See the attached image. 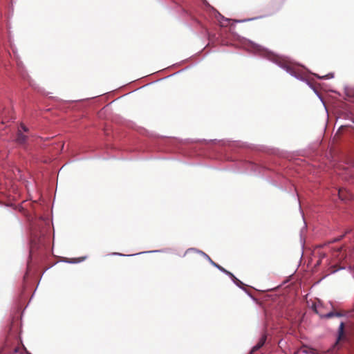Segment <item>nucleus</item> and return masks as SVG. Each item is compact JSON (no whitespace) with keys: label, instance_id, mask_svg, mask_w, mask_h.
<instances>
[{"label":"nucleus","instance_id":"nucleus-1","mask_svg":"<svg viewBox=\"0 0 354 354\" xmlns=\"http://www.w3.org/2000/svg\"><path fill=\"white\" fill-rule=\"evenodd\" d=\"M273 61L291 75L298 79H302L304 74L303 69H301L298 65L278 56H274Z\"/></svg>","mask_w":354,"mask_h":354},{"label":"nucleus","instance_id":"nucleus-2","mask_svg":"<svg viewBox=\"0 0 354 354\" xmlns=\"http://www.w3.org/2000/svg\"><path fill=\"white\" fill-rule=\"evenodd\" d=\"M352 337V328L345 326L344 322H341L338 329V336L336 342L333 346L332 353L339 350L345 343H350Z\"/></svg>","mask_w":354,"mask_h":354},{"label":"nucleus","instance_id":"nucleus-3","mask_svg":"<svg viewBox=\"0 0 354 354\" xmlns=\"http://www.w3.org/2000/svg\"><path fill=\"white\" fill-rule=\"evenodd\" d=\"M1 353L2 354H23V351L19 346H10L8 343H6Z\"/></svg>","mask_w":354,"mask_h":354},{"label":"nucleus","instance_id":"nucleus-4","mask_svg":"<svg viewBox=\"0 0 354 354\" xmlns=\"http://www.w3.org/2000/svg\"><path fill=\"white\" fill-rule=\"evenodd\" d=\"M314 310H315V312L317 314H319L321 317H324V318H326V319L332 318L333 317H342V316H343V314L342 313L337 312V311H335V310H333V311L329 312L327 314L322 315V314H321L319 312V310L317 309L316 306H315Z\"/></svg>","mask_w":354,"mask_h":354},{"label":"nucleus","instance_id":"nucleus-5","mask_svg":"<svg viewBox=\"0 0 354 354\" xmlns=\"http://www.w3.org/2000/svg\"><path fill=\"white\" fill-rule=\"evenodd\" d=\"M267 339L266 334H263L261 338L259 339L257 344L254 346L251 350V353H254L257 351L259 349H260L266 343Z\"/></svg>","mask_w":354,"mask_h":354},{"label":"nucleus","instance_id":"nucleus-6","mask_svg":"<svg viewBox=\"0 0 354 354\" xmlns=\"http://www.w3.org/2000/svg\"><path fill=\"white\" fill-rule=\"evenodd\" d=\"M27 136L24 135L20 130L18 131L16 140L19 144H24L26 142Z\"/></svg>","mask_w":354,"mask_h":354},{"label":"nucleus","instance_id":"nucleus-7","mask_svg":"<svg viewBox=\"0 0 354 354\" xmlns=\"http://www.w3.org/2000/svg\"><path fill=\"white\" fill-rule=\"evenodd\" d=\"M201 254L205 256L209 261L210 262L215 266H216L218 269L221 270V266L215 263L214 262H213L211 259L209 258V257L208 255H207L205 253L203 252H199Z\"/></svg>","mask_w":354,"mask_h":354},{"label":"nucleus","instance_id":"nucleus-8","mask_svg":"<svg viewBox=\"0 0 354 354\" xmlns=\"http://www.w3.org/2000/svg\"><path fill=\"white\" fill-rule=\"evenodd\" d=\"M228 23H229V19H225V18L223 16V22H222L223 26H227Z\"/></svg>","mask_w":354,"mask_h":354},{"label":"nucleus","instance_id":"nucleus-9","mask_svg":"<svg viewBox=\"0 0 354 354\" xmlns=\"http://www.w3.org/2000/svg\"><path fill=\"white\" fill-rule=\"evenodd\" d=\"M21 127L26 132H27L28 131V128L26 126H24V124H21Z\"/></svg>","mask_w":354,"mask_h":354},{"label":"nucleus","instance_id":"nucleus-10","mask_svg":"<svg viewBox=\"0 0 354 354\" xmlns=\"http://www.w3.org/2000/svg\"><path fill=\"white\" fill-rule=\"evenodd\" d=\"M222 270H223V272H225L228 273V272H227V271H226L223 268H222Z\"/></svg>","mask_w":354,"mask_h":354},{"label":"nucleus","instance_id":"nucleus-11","mask_svg":"<svg viewBox=\"0 0 354 354\" xmlns=\"http://www.w3.org/2000/svg\"><path fill=\"white\" fill-rule=\"evenodd\" d=\"M194 249L187 250V252H188L189 251H194Z\"/></svg>","mask_w":354,"mask_h":354},{"label":"nucleus","instance_id":"nucleus-12","mask_svg":"<svg viewBox=\"0 0 354 354\" xmlns=\"http://www.w3.org/2000/svg\"><path fill=\"white\" fill-rule=\"evenodd\" d=\"M340 194H341V191L339 190V197H341V195H340Z\"/></svg>","mask_w":354,"mask_h":354}]
</instances>
